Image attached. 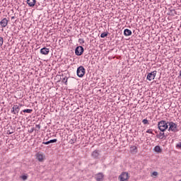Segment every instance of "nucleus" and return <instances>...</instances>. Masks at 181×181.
<instances>
[{
	"mask_svg": "<svg viewBox=\"0 0 181 181\" xmlns=\"http://www.w3.org/2000/svg\"><path fill=\"white\" fill-rule=\"evenodd\" d=\"M95 179L96 181H103L104 180V174L103 173H98L95 175Z\"/></svg>",
	"mask_w": 181,
	"mask_h": 181,
	"instance_id": "0eeeda50",
	"label": "nucleus"
},
{
	"mask_svg": "<svg viewBox=\"0 0 181 181\" xmlns=\"http://www.w3.org/2000/svg\"><path fill=\"white\" fill-rule=\"evenodd\" d=\"M168 136V134H165L164 132H160L158 134L156 135V138H158L159 139H165Z\"/></svg>",
	"mask_w": 181,
	"mask_h": 181,
	"instance_id": "9b49d317",
	"label": "nucleus"
},
{
	"mask_svg": "<svg viewBox=\"0 0 181 181\" xmlns=\"http://www.w3.org/2000/svg\"><path fill=\"white\" fill-rule=\"evenodd\" d=\"M8 19L4 18L0 21V25L2 28H6V26H8Z\"/></svg>",
	"mask_w": 181,
	"mask_h": 181,
	"instance_id": "9d476101",
	"label": "nucleus"
},
{
	"mask_svg": "<svg viewBox=\"0 0 181 181\" xmlns=\"http://www.w3.org/2000/svg\"><path fill=\"white\" fill-rule=\"evenodd\" d=\"M15 108H16V105H14L13 106V107L11 108V112H12V114H13V113L15 112Z\"/></svg>",
	"mask_w": 181,
	"mask_h": 181,
	"instance_id": "bb28decb",
	"label": "nucleus"
},
{
	"mask_svg": "<svg viewBox=\"0 0 181 181\" xmlns=\"http://www.w3.org/2000/svg\"><path fill=\"white\" fill-rule=\"evenodd\" d=\"M4 45V37H0V47Z\"/></svg>",
	"mask_w": 181,
	"mask_h": 181,
	"instance_id": "5701e85b",
	"label": "nucleus"
},
{
	"mask_svg": "<svg viewBox=\"0 0 181 181\" xmlns=\"http://www.w3.org/2000/svg\"><path fill=\"white\" fill-rule=\"evenodd\" d=\"M56 142H57V139H54L49 140L48 141H43L42 144L43 145H50V144H54Z\"/></svg>",
	"mask_w": 181,
	"mask_h": 181,
	"instance_id": "ddd939ff",
	"label": "nucleus"
},
{
	"mask_svg": "<svg viewBox=\"0 0 181 181\" xmlns=\"http://www.w3.org/2000/svg\"><path fill=\"white\" fill-rule=\"evenodd\" d=\"M27 4L28 6L33 8V6H37V4H36V0H27Z\"/></svg>",
	"mask_w": 181,
	"mask_h": 181,
	"instance_id": "1a4fd4ad",
	"label": "nucleus"
},
{
	"mask_svg": "<svg viewBox=\"0 0 181 181\" xmlns=\"http://www.w3.org/2000/svg\"><path fill=\"white\" fill-rule=\"evenodd\" d=\"M132 149L133 152H136L138 148L134 146L132 147Z\"/></svg>",
	"mask_w": 181,
	"mask_h": 181,
	"instance_id": "a878e982",
	"label": "nucleus"
},
{
	"mask_svg": "<svg viewBox=\"0 0 181 181\" xmlns=\"http://www.w3.org/2000/svg\"><path fill=\"white\" fill-rule=\"evenodd\" d=\"M152 129H149L146 131L147 134H151L152 135H154L153 132H152Z\"/></svg>",
	"mask_w": 181,
	"mask_h": 181,
	"instance_id": "b1692460",
	"label": "nucleus"
},
{
	"mask_svg": "<svg viewBox=\"0 0 181 181\" xmlns=\"http://www.w3.org/2000/svg\"><path fill=\"white\" fill-rule=\"evenodd\" d=\"M35 131V128H32L31 129L28 130L29 134H32Z\"/></svg>",
	"mask_w": 181,
	"mask_h": 181,
	"instance_id": "c85d7f7f",
	"label": "nucleus"
},
{
	"mask_svg": "<svg viewBox=\"0 0 181 181\" xmlns=\"http://www.w3.org/2000/svg\"><path fill=\"white\" fill-rule=\"evenodd\" d=\"M142 122H143V124H144V125H148V124H149V122H148L146 119H144L142 120Z\"/></svg>",
	"mask_w": 181,
	"mask_h": 181,
	"instance_id": "412c9836",
	"label": "nucleus"
},
{
	"mask_svg": "<svg viewBox=\"0 0 181 181\" xmlns=\"http://www.w3.org/2000/svg\"><path fill=\"white\" fill-rule=\"evenodd\" d=\"M69 144H71L73 145V144H74V139H71L70 141H69Z\"/></svg>",
	"mask_w": 181,
	"mask_h": 181,
	"instance_id": "c756f323",
	"label": "nucleus"
},
{
	"mask_svg": "<svg viewBox=\"0 0 181 181\" xmlns=\"http://www.w3.org/2000/svg\"><path fill=\"white\" fill-rule=\"evenodd\" d=\"M76 74L78 77L82 78L84 77V74H86V69L83 66H80L77 68Z\"/></svg>",
	"mask_w": 181,
	"mask_h": 181,
	"instance_id": "7ed1b4c3",
	"label": "nucleus"
},
{
	"mask_svg": "<svg viewBox=\"0 0 181 181\" xmlns=\"http://www.w3.org/2000/svg\"><path fill=\"white\" fill-rule=\"evenodd\" d=\"M154 151L157 152L158 153H160L162 152V148H160V146H156L154 147Z\"/></svg>",
	"mask_w": 181,
	"mask_h": 181,
	"instance_id": "f3484780",
	"label": "nucleus"
},
{
	"mask_svg": "<svg viewBox=\"0 0 181 181\" xmlns=\"http://www.w3.org/2000/svg\"><path fill=\"white\" fill-rule=\"evenodd\" d=\"M124 36H131V35H132V31L128 28H126L124 30Z\"/></svg>",
	"mask_w": 181,
	"mask_h": 181,
	"instance_id": "4468645a",
	"label": "nucleus"
},
{
	"mask_svg": "<svg viewBox=\"0 0 181 181\" xmlns=\"http://www.w3.org/2000/svg\"><path fill=\"white\" fill-rule=\"evenodd\" d=\"M168 131L172 132H178L179 129H177V124L173 122H168Z\"/></svg>",
	"mask_w": 181,
	"mask_h": 181,
	"instance_id": "f03ea898",
	"label": "nucleus"
},
{
	"mask_svg": "<svg viewBox=\"0 0 181 181\" xmlns=\"http://www.w3.org/2000/svg\"><path fill=\"white\" fill-rule=\"evenodd\" d=\"M67 80H69V78H67L66 76H65L64 78H62V82L64 83L65 86H67Z\"/></svg>",
	"mask_w": 181,
	"mask_h": 181,
	"instance_id": "aec40b11",
	"label": "nucleus"
},
{
	"mask_svg": "<svg viewBox=\"0 0 181 181\" xmlns=\"http://www.w3.org/2000/svg\"><path fill=\"white\" fill-rule=\"evenodd\" d=\"M11 19H15V16H12V17H11Z\"/></svg>",
	"mask_w": 181,
	"mask_h": 181,
	"instance_id": "473e14b6",
	"label": "nucleus"
},
{
	"mask_svg": "<svg viewBox=\"0 0 181 181\" xmlns=\"http://www.w3.org/2000/svg\"><path fill=\"white\" fill-rule=\"evenodd\" d=\"M158 128L160 132H165L169 128L168 122L161 120L158 123Z\"/></svg>",
	"mask_w": 181,
	"mask_h": 181,
	"instance_id": "f257e3e1",
	"label": "nucleus"
},
{
	"mask_svg": "<svg viewBox=\"0 0 181 181\" xmlns=\"http://www.w3.org/2000/svg\"><path fill=\"white\" fill-rule=\"evenodd\" d=\"M37 4V6L39 5V3H36Z\"/></svg>",
	"mask_w": 181,
	"mask_h": 181,
	"instance_id": "72a5a7b5",
	"label": "nucleus"
},
{
	"mask_svg": "<svg viewBox=\"0 0 181 181\" xmlns=\"http://www.w3.org/2000/svg\"><path fill=\"white\" fill-rule=\"evenodd\" d=\"M79 42H80V43H84V40H83V39H79Z\"/></svg>",
	"mask_w": 181,
	"mask_h": 181,
	"instance_id": "7c9ffc66",
	"label": "nucleus"
},
{
	"mask_svg": "<svg viewBox=\"0 0 181 181\" xmlns=\"http://www.w3.org/2000/svg\"><path fill=\"white\" fill-rule=\"evenodd\" d=\"M156 73H158L157 71H153L152 72H150L147 74L146 79L148 80V81H152V80L155 79V77H156Z\"/></svg>",
	"mask_w": 181,
	"mask_h": 181,
	"instance_id": "20e7f679",
	"label": "nucleus"
},
{
	"mask_svg": "<svg viewBox=\"0 0 181 181\" xmlns=\"http://www.w3.org/2000/svg\"><path fill=\"white\" fill-rule=\"evenodd\" d=\"M37 159L39 160V162H42L43 160V155L37 154Z\"/></svg>",
	"mask_w": 181,
	"mask_h": 181,
	"instance_id": "a211bd4d",
	"label": "nucleus"
},
{
	"mask_svg": "<svg viewBox=\"0 0 181 181\" xmlns=\"http://www.w3.org/2000/svg\"><path fill=\"white\" fill-rule=\"evenodd\" d=\"M23 112H26L27 114H32L33 112V110L32 109H25L21 112V115H23Z\"/></svg>",
	"mask_w": 181,
	"mask_h": 181,
	"instance_id": "2eb2a0df",
	"label": "nucleus"
},
{
	"mask_svg": "<svg viewBox=\"0 0 181 181\" xmlns=\"http://www.w3.org/2000/svg\"><path fill=\"white\" fill-rule=\"evenodd\" d=\"M40 53L41 54H44L45 56H47V54H49V53L50 52V49H49V48L44 47L43 48H42L40 49Z\"/></svg>",
	"mask_w": 181,
	"mask_h": 181,
	"instance_id": "6e6552de",
	"label": "nucleus"
},
{
	"mask_svg": "<svg viewBox=\"0 0 181 181\" xmlns=\"http://www.w3.org/2000/svg\"><path fill=\"white\" fill-rule=\"evenodd\" d=\"M179 181H181V180H180Z\"/></svg>",
	"mask_w": 181,
	"mask_h": 181,
	"instance_id": "f704fd0d",
	"label": "nucleus"
},
{
	"mask_svg": "<svg viewBox=\"0 0 181 181\" xmlns=\"http://www.w3.org/2000/svg\"><path fill=\"white\" fill-rule=\"evenodd\" d=\"M21 179H23V180H28V175H23L21 176Z\"/></svg>",
	"mask_w": 181,
	"mask_h": 181,
	"instance_id": "393cba45",
	"label": "nucleus"
},
{
	"mask_svg": "<svg viewBox=\"0 0 181 181\" xmlns=\"http://www.w3.org/2000/svg\"><path fill=\"white\" fill-rule=\"evenodd\" d=\"M152 176H158V172H156V171L153 172Z\"/></svg>",
	"mask_w": 181,
	"mask_h": 181,
	"instance_id": "cd10ccee",
	"label": "nucleus"
},
{
	"mask_svg": "<svg viewBox=\"0 0 181 181\" xmlns=\"http://www.w3.org/2000/svg\"><path fill=\"white\" fill-rule=\"evenodd\" d=\"M36 128H37L38 129H40V124H37L36 125Z\"/></svg>",
	"mask_w": 181,
	"mask_h": 181,
	"instance_id": "2f4dec72",
	"label": "nucleus"
},
{
	"mask_svg": "<svg viewBox=\"0 0 181 181\" xmlns=\"http://www.w3.org/2000/svg\"><path fill=\"white\" fill-rule=\"evenodd\" d=\"M108 36V32H104L103 33H101L100 35V37H102L103 39H104V37H107Z\"/></svg>",
	"mask_w": 181,
	"mask_h": 181,
	"instance_id": "6ab92c4d",
	"label": "nucleus"
},
{
	"mask_svg": "<svg viewBox=\"0 0 181 181\" xmlns=\"http://www.w3.org/2000/svg\"><path fill=\"white\" fill-rule=\"evenodd\" d=\"M21 110V107H19V105H16V107L14 109V115H18L19 114V111Z\"/></svg>",
	"mask_w": 181,
	"mask_h": 181,
	"instance_id": "dca6fc26",
	"label": "nucleus"
},
{
	"mask_svg": "<svg viewBox=\"0 0 181 181\" xmlns=\"http://www.w3.org/2000/svg\"><path fill=\"white\" fill-rule=\"evenodd\" d=\"M128 179H129V175L127 172L122 173V174L119 176V180L120 181H127Z\"/></svg>",
	"mask_w": 181,
	"mask_h": 181,
	"instance_id": "423d86ee",
	"label": "nucleus"
},
{
	"mask_svg": "<svg viewBox=\"0 0 181 181\" xmlns=\"http://www.w3.org/2000/svg\"><path fill=\"white\" fill-rule=\"evenodd\" d=\"M84 53V48L82 46H78L75 49V54L76 56H81Z\"/></svg>",
	"mask_w": 181,
	"mask_h": 181,
	"instance_id": "39448f33",
	"label": "nucleus"
},
{
	"mask_svg": "<svg viewBox=\"0 0 181 181\" xmlns=\"http://www.w3.org/2000/svg\"><path fill=\"white\" fill-rule=\"evenodd\" d=\"M175 147L177 148V149H180V151H181V142H178L176 144Z\"/></svg>",
	"mask_w": 181,
	"mask_h": 181,
	"instance_id": "4be33fe9",
	"label": "nucleus"
},
{
	"mask_svg": "<svg viewBox=\"0 0 181 181\" xmlns=\"http://www.w3.org/2000/svg\"><path fill=\"white\" fill-rule=\"evenodd\" d=\"M91 156L92 158H93V159H98V156H100V153H98V151L95 150L92 152Z\"/></svg>",
	"mask_w": 181,
	"mask_h": 181,
	"instance_id": "f8f14e48",
	"label": "nucleus"
}]
</instances>
